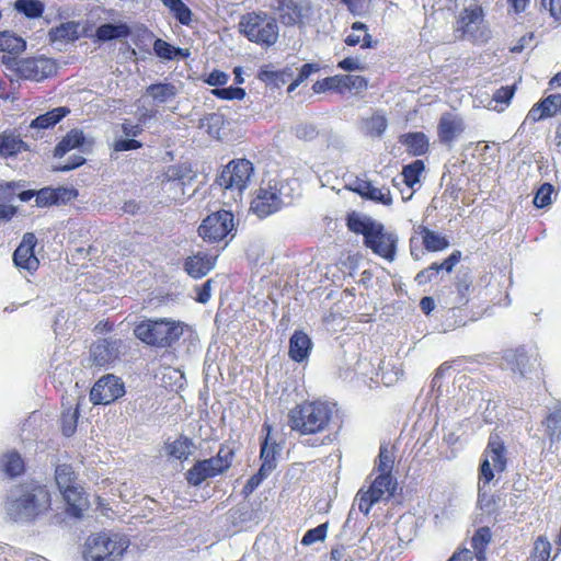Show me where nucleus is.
<instances>
[{"mask_svg":"<svg viewBox=\"0 0 561 561\" xmlns=\"http://www.w3.org/2000/svg\"><path fill=\"white\" fill-rule=\"evenodd\" d=\"M79 409L78 407L64 411L60 417L62 434L70 437L75 434L78 425Z\"/></svg>","mask_w":561,"mask_h":561,"instance_id":"nucleus-46","label":"nucleus"},{"mask_svg":"<svg viewBox=\"0 0 561 561\" xmlns=\"http://www.w3.org/2000/svg\"><path fill=\"white\" fill-rule=\"evenodd\" d=\"M36 243L37 239L34 233L26 232L23 236L21 243L13 253V262L16 267L28 272L37 270L39 261L34 253Z\"/></svg>","mask_w":561,"mask_h":561,"instance_id":"nucleus-15","label":"nucleus"},{"mask_svg":"<svg viewBox=\"0 0 561 561\" xmlns=\"http://www.w3.org/2000/svg\"><path fill=\"white\" fill-rule=\"evenodd\" d=\"M171 12L183 25H188L192 21V11L184 2L180 3L179 7H175Z\"/></svg>","mask_w":561,"mask_h":561,"instance_id":"nucleus-64","label":"nucleus"},{"mask_svg":"<svg viewBox=\"0 0 561 561\" xmlns=\"http://www.w3.org/2000/svg\"><path fill=\"white\" fill-rule=\"evenodd\" d=\"M131 35L134 44L142 51H149V46L156 39L154 34L145 25L137 26Z\"/></svg>","mask_w":561,"mask_h":561,"instance_id":"nucleus-44","label":"nucleus"},{"mask_svg":"<svg viewBox=\"0 0 561 561\" xmlns=\"http://www.w3.org/2000/svg\"><path fill=\"white\" fill-rule=\"evenodd\" d=\"M131 35V28L125 22L101 24L94 34V41L105 43L113 39L127 38Z\"/></svg>","mask_w":561,"mask_h":561,"instance_id":"nucleus-24","label":"nucleus"},{"mask_svg":"<svg viewBox=\"0 0 561 561\" xmlns=\"http://www.w3.org/2000/svg\"><path fill=\"white\" fill-rule=\"evenodd\" d=\"M50 504V494L45 485L27 483L11 492L5 511L12 520L28 523L47 512Z\"/></svg>","mask_w":561,"mask_h":561,"instance_id":"nucleus-2","label":"nucleus"},{"mask_svg":"<svg viewBox=\"0 0 561 561\" xmlns=\"http://www.w3.org/2000/svg\"><path fill=\"white\" fill-rule=\"evenodd\" d=\"M394 463V456L392 448L389 445H381L379 448V455L376 462V468L379 473L391 474Z\"/></svg>","mask_w":561,"mask_h":561,"instance_id":"nucleus-42","label":"nucleus"},{"mask_svg":"<svg viewBox=\"0 0 561 561\" xmlns=\"http://www.w3.org/2000/svg\"><path fill=\"white\" fill-rule=\"evenodd\" d=\"M551 543L546 537L539 536L534 543L530 561H549Z\"/></svg>","mask_w":561,"mask_h":561,"instance_id":"nucleus-49","label":"nucleus"},{"mask_svg":"<svg viewBox=\"0 0 561 561\" xmlns=\"http://www.w3.org/2000/svg\"><path fill=\"white\" fill-rule=\"evenodd\" d=\"M491 540V530L488 527L479 528L471 538V547L473 550V560L484 561V550Z\"/></svg>","mask_w":561,"mask_h":561,"instance_id":"nucleus-38","label":"nucleus"},{"mask_svg":"<svg viewBox=\"0 0 561 561\" xmlns=\"http://www.w3.org/2000/svg\"><path fill=\"white\" fill-rule=\"evenodd\" d=\"M265 186L277 197L283 208L291 205L299 185L296 179H273Z\"/></svg>","mask_w":561,"mask_h":561,"instance_id":"nucleus-20","label":"nucleus"},{"mask_svg":"<svg viewBox=\"0 0 561 561\" xmlns=\"http://www.w3.org/2000/svg\"><path fill=\"white\" fill-rule=\"evenodd\" d=\"M70 113V110L66 106L55 107L45 114L38 115L32 121L31 127L37 129H47L54 127L64 117Z\"/></svg>","mask_w":561,"mask_h":561,"instance_id":"nucleus-33","label":"nucleus"},{"mask_svg":"<svg viewBox=\"0 0 561 561\" xmlns=\"http://www.w3.org/2000/svg\"><path fill=\"white\" fill-rule=\"evenodd\" d=\"M536 360V357L528 356L524 347L507 350L503 356L506 368L520 378L527 377Z\"/></svg>","mask_w":561,"mask_h":561,"instance_id":"nucleus-17","label":"nucleus"},{"mask_svg":"<svg viewBox=\"0 0 561 561\" xmlns=\"http://www.w3.org/2000/svg\"><path fill=\"white\" fill-rule=\"evenodd\" d=\"M234 458V450L221 445L216 456L204 459L216 476L222 474L231 467Z\"/></svg>","mask_w":561,"mask_h":561,"instance_id":"nucleus-29","label":"nucleus"},{"mask_svg":"<svg viewBox=\"0 0 561 561\" xmlns=\"http://www.w3.org/2000/svg\"><path fill=\"white\" fill-rule=\"evenodd\" d=\"M254 173L253 163L247 159L230 161L216 179V183L230 191L242 193L249 185Z\"/></svg>","mask_w":561,"mask_h":561,"instance_id":"nucleus-9","label":"nucleus"},{"mask_svg":"<svg viewBox=\"0 0 561 561\" xmlns=\"http://www.w3.org/2000/svg\"><path fill=\"white\" fill-rule=\"evenodd\" d=\"M55 482L67 505V514L80 518L83 511L88 510L89 501L73 468L67 463L58 465Z\"/></svg>","mask_w":561,"mask_h":561,"instance_id":"nucleus-6","label":"nucleus"},{"mask_svg":"<svg viewBox=\"0 0 561 561\" xmlns=\"http://www.w3.org/2000/svg\"><path fill=\"white\" fill-rule=\"evenodd\" d=\"M466 129L463 119L453 113H444L437 124L438 141L448 149L454 147V142L461 136Z\"/></svg>","mask_w":561,"mask_h":561,"instance_id":"nucleus-14","label":"nucleus"},{"mask_svg":"<svg viewBox=\"0 0 561 561\" xmlns=\"http://www.w3.org/2000/svg\"><path fill=\"white\" fill-rule=\"evenodd\" d=\"M456 31L472 43L483 44L491 38V31L484 23L483 9L480 5L465 8L457 20Z\"/></svg>","mask_w":561,"mask_h":561,"instance_id":"nucleus-8","label":"nucleus"},{"mask_svg":"<svg viewBox=\"0 0 561 561\" xmlns=\"http://www.w3.org/2000/svg\"><path fill=\"white\" fill-rule=\"evenodd\" d=\"M396 489L397 481L393 479L392 474L379 473L370 484L368 491L383 501L392 497L394 495Z\"/></svg>","mask_w":561,"mask_h":561,"instance_id":"nucleus-28","label":"nucleus"},{"mask_svg":"<svg viewBox=\"0 0 561 561\" xmlns=\"http://www.w3.org/2000/svg\"><path fill=\"white\" fill-rule=\"evenodd\" d=\"M192 446L191 439L181 437L171 444H168V454L175 459H186L190 455V448Z\"/></svg>","mask_w":561,"mask_h":561,"instance_id":"nucleus-48","label":"nucleus"},{"mask_svg":"<svg viewBox=\"0 0 561 561\" xmlns=\"http://www.w3.org/2000/svg\"><path fill=\"white\" fill-rule=\"evenodd\" d=\"M21 182H5L0 184V203L12 204L16 197V191L22 188Z\"/></svg>","mask_w":561,"mask_h":561,"instance_id":"nucleus-56","label":"nucleus"},{"mask_svg":"<svg viewBox=\"0 0 561 561\" xmlns=\"http://www.w3.org/2000/svg\"><path fill=\"white\" fill-rule=\"evenodd\" d=\"M270 476L266 471H262L260 468L255 474H253L244 484L242 493L245 496L252 494L256 488Z\"/></svg>","mask_w":561,"mask_h":561,"instance_id":"nucleus-60","label":"nucleus"},{"mask_svg":"<svg viewBox=\"0 0 561 561\" xmlns=\"http://www.w3.org/2000/svg\"><path fill=\"white\" fill-rule=\"evenodd\" d=\"M55 71L54 62L44 57L21 58L15 77L22 80L41 81Z\"/></svg>","mask_w":561,"mask_h":561,"instance_id":"nucleus-13","label":"nucleus"},{"mask_svg":"<svg viewBox=\"0 0 561 561\" xmlns=\"http://www.w3.org/2000/svg\"><path fill=\"white\" fill-rule=\"evenodd\" d=\"M424 168L425 165L422 160H414L410 164L404 165L401 172V182L409 188H413V186L420 182V176L424 171Z\"/></svg>","mask_w":561,"mask_h":561,"instance_id":"nucleus-41","label":"nucleus"},{"mask_svg":"<svg viewBox=\"0 0 561 561\" xmlns=\"http://www.w3.org/2000/svg\"><path fill=\"white\" fill-rule=\"evenodd\" d=\"M24 141L13 135H0V154L1 156H14L21 151L24 146Z\"/></svg>","mask_w":561,"mask_h":561,"instance_id":"nucleus-45","label":"nucleus"},{"mask_svg":"<svg viewBox=\"0 0 561 561\" xmlns=\"http://www.w3.org/2000/svg\"><path fill=\"white\" fill-rule=\"evenodd\" d=\"M280 446L276 443H268V437H265L261 445L260 458L262 460L261 469L267 473H272L277 467V459L280 455Z\"/></svg>","mask_w":561,"mask_h":561,"instance_id":"nucleus-30","label":"nucleus"},{"mask_svg":"<svg viewBox=\"0 0 561 561\" xmlns=\"http://www.w3.org/2000/svg\"><path fill=\"white\" fill-rule=\"evenodd\" d=\"M364 198L386 206H390L392 204L390 190L387 187L378 188L373 184H370L369 190L367 191V195H365Z\"/></svg>","mask_w":561,"mask_h":561,"instance_id":"nucleus-51","label":"nucleus"},{"mask_svg":"<svg viewBox=\"0 0 561 561\" xmlns=\"http://www.w3.org/2000/svg\"><path fill=\"white\" fill-rule=\"evenodd\" d=\"M25 48L26 42L22 37L9 31L0 32V51L21 54Z\"/></svg>","mask_w":561,"mask_h":561,"instance_id":"nucleus-39","label":"nucleus"},{"mask_svg":"<svg viewBox=\"0 0 561 561\" xmlns=\"http://www.w3.org/2000/svg\"><path fill=\"white\" fill-rule=\"evenodd\" d=\"M233 214L228 210H219L203 220L198 233L204 240L219 242L233 230Z\"/></svg>","mask_w":561,"mask_h":561,"instance_id":"nucleus-10","label":"nucleus"},{"mask_svg":"<svg viewBox=\"0 0 561 561\" xmlns=\"http://www.w3.org/2000/svg\"><path fill=\"white\" fill-rule=\"evenodd\" d=\"M186 328V323L172 318H147L139 321L133 332L148 346L168 348L180 341Z\"/></svg>","mask_w":561,"mask_h":561,"instance_id":"nucleus-3","label":"nucleus"},{"mask_svg":"<svg viewBox=\"0 0 561 561\" xmlns=\"http://www.w3.org/2000/svg\"><path fill=\"white\" fill-rule=\"evenodd\" d=\"M295 134L301 140H312L318 136L319 131L314 124L301 123L296 126Z\"/></svg>","mask_w":561,"mask_h":561,"instance_id":"nucleus-62","label":"nucleus"},{"mask_svg":"<svg viewBox=\"0 0 561 561\" xmlns=\"http://www.w3.org/2000/svg\"><path fill=\"white\" fill-rule=\"evenodd\" d=\"M272 8L278 13L280 22L286 26L301 22L302 8L294 0H275Z\"/></svg>","mask_w":561,"mask_h":561,"instance_id":"nucleus-23","label":"nucleus"},{"mask_svg":"<svg viewBox=\"0 0 561 561\" xmlns=\"http://www.w3.org/2000/svg\"><path fill=\"white\" fill-rule=\"evenodd\" d=\"M51 192L54 194L55 205L66 204L78 196V191L69 187H51Z\"/></svg>","mask_w":561,"mask_h":561,"instance_id":"nucleus-59","label":"nucleus"},{"mask_svg":"<svg viewBox=\"0 0 561 561\" xmlns=\"http://www.w3.org/2000/svg\"><path fill=\"white\" fill-rule=\"evenodd\" d=\"M514 93H515V87L514 85L501 87L500 89H497L494 92L493 101L496 102V103H501L503 105H508V103L512 100Z\"/></svg>","mask_w":561,"mask_h":561,"instance_id":"nucleus-63","label":"nucleus"},{"mask_svg":"<svg viewBox=\"0 0 561 561\" xmlns=\"http://www.w3.org/2000/svg\"><path fill=\"white\" fill-rule=\"evenodd\" d=\"M327 531H328V524L327 523L320 524L317 527L311 528L306 531V534L304 535V537L301 539V543L304 546H310L318 541H323L327 537Z\"/></svg>","mask_w":561,"mask_h":561,"instance_id":"nucleus-53","label":"nucleus"},{"mask_svg":"<svg viewBox=\"0 0 561 561\" xmlns=\"http://www.w3.org/2000/svg\"><path fill=\"white\" fill-rule=\"evenodd\" d=\"M540 107L547 117L556 115L561 110V94H550L540 101Z\"/></svg>","mask_w":561,"mask_h":561,"instance_id":"nucleus-57","label":"nucleus"},{"mask_svg":"<svg viewBox=\"0 0 561 561\" xmlns=\"http://www.w3.org/2000/svg\"><path fill=\"white\" fill-rule=\"evenodd\" d=\"M238 28L248 41L265 48L274 46L279 37L276 18L265 11H252L241 15Z\"/></svg>","mask_w":561,"mask_h":561,"instance_id":"nucleus-5","label":"nucleus"},{"mask_svg":"<svg viewBox=\"0 0 561 561\" xmlns=\"http://www.w3.org/2000/svg\"><path fill=\"white\" fill-rule=\"evenodd\" d=\"M84 140L85 137L82 130L71 129L55 147L54 157L62 158L70 150L81 148Z\"/></svg>","mask_w":561,"mask_h":561,"instance_id":"nucleus-31","label":"nucleus"},{"mask_svg":"<svg viewBox=\"0 0 561 561\" xmlns=\"http://www.w3.org/2000/svg\"><path fill=\"white\" fill-rule=\"evenodd\" d=\"M416 232L421 234L423 247L428 252H439L449 247V241L446 237L425 226L420 225Z\"/></svg>","mask_w":561,"mask_h":561,"instance_id":"nucleus-27","label":"nucleus"},{"mask_svg":"<svg viewBox=\"0 0 561 561\" xmlns=\"http://www.w3.org/2000/svg\"><path fill=\"white\" fill-rule=\"evenodd\" d=\"M213 94L222 100H242L245 96V90L239 87H222L213 90Z\"/></svg>","mask_w":561,"mask_h":561,"instance_id":"nucleus-54","label":"nucleus"},{"mask_svg":"<svg viewBox=\"0 0 561 561\" xmlns=\"http://www.w3.org/2000/svg\"><path fill=\"white\" fill-rule=\"evenodd\" d=\"M121 344L122 341L118 339H102L95 342L90 348L93 363L103 367L115 362L121 354Z\"/></svg>","mask_w":561,"mask_h":561,"instance_id":"nucleus-16","label":"nucleus"},{"mask_svg":"<svg viewBox=\"0 0 561 561\" xmlns=\"http://www.w3.org/2000/svg\"><path fill=\"white\" fill-rule=\"evenodd\" d=\"M153 51L157 55V57L163 60L186 58L190 55L187 49L175 47L161 38H156L153 41Z\"/></svg>","mask_w":561,"mask_h":561,"instance_id":"nucleus-35","label":"nucleus"},{"mask_svg":"<svg viewBox=\"0 0 561 561\" xmlns=\"http://www.w3.org/2000/svg\"><path fill=\"white\" fill-rule=\"evenodd\" d=\"M125 393L124 383L114 375L100 378L90 391V400L93 404H110Z\"/></svg>","mask_w":561,"mask_h":561,"instance_id":"nucleus-11","label":"nucleus"},{"mask_svg":"<svg viewBox=\"0 0 561 561\" xmlns=\"http://www.w3.org/2000/svg\"><path fill=\"white\" fill-rule=\"evenodd\" d=\"M500 501L499 496L489 495L485 489H479L478 503L484 513L489 515L497 514L501 508Z\"/></svg>","mask_w":561,"mask_h":561,"instance_id":"nucleus-47","label":"nucleus"},{"mask_svg":"<svg viewBox=\"0 0 561 561\" xmlns=\"http://www.w3.org/2000/svg\"><path fill=\"white\" fill-rule=\"evenodd\" d=\"M286 70L277 71L270 69V66H264L260 69L257 78L265 83L277 85V77L289 76Z\"/></svg>","mask_w":561,"mask_h":561,"instance_id":"nucleus-61","label":"nucleus"},{"mask_svg":"<svg viewBox=\"0 0 561 561\" xmlns=\"http://www.w3.org/2000/svg\"><path fill=\"white\" fill-rule=\"evenodd\" d=\"M334 404L324 401L306 402L290 410L288 425L301 435L324 431L333 415Z\"/></svg>","mask_w":561,"mask_h":561,"instance_id":"nucleus-4","label":"nucleus"},{"mask_svg":"<svg viewBox=\"0 0 561 561\" xmlns=\"http://www.w3.org/2000/svg\"><path fill=\"white\" fill-rule=\"evenodd\" d=\"M554 188L550 183H543L536 192L534 197V205L537 208H543L551 204V195Z\"/></svg>","mask_w":561,"mask_h":561,"instance_id":"nucleus-55","label":"nucleus"},{"mask_svg":"<svg viewBox=\"0 0 561 561\" xmlns=\"http://www.w3.org/2000/svg\"><path fill=\"white\" fill-rule=\"evenodd\" d=\"M439 272H440V270H438V263L434 262L428 267L423 268L422 271H420L416 274L414 280L420 286L426 285L430 282H432L439 274Z\"/></svg>","mask_w":561,"mask_h":561,"instance_id":"nucleus-58","label":"nucleus"},{"mask_svg":"<svg viewBox=\"0 0 561 561\" xmlns=\"http://www.w3.org/2000/svg\"><path fill=\"white\" fill-rule=\"evenodd\" d=\"M216 260L217 255L197 252L185 260L184 270L190 276L194 278H202L215 267Z\"/></svg>","mask_w":561,"mask_h":561,"instance_id":"nucleus-21","label":"nucleus"},{"mask_svg":"<svg viewBox=\"0 0 561 561\" xmlns=\"http://www.w3.org/2000/svg\"><path fill=\"white\" fill-rule=\"evenodd\" d=\"M214 477L217 476L213 472L205 460L196 461L185 473L187 483L193 486H199L204 481Z\"/></svg>","mask_w":561,"mask_h":561,"instance_id":"nucleus-36","label":"nucleus"},{"mask_svg":"<svg viewBox=\"0 0 561 561\" xmlns=\"http://www.w3.org/2000/svg\"><path fill=\"white\" fill-rule=\"evenodd\" d=\"M81 36H89L87 30L80 31V22L68 21L51 27L48 31V39L51 44H68L78 41Z\"/></svg>","mask_w":561,"mask_h":561,"instance_id":"nucleus-19","label":"nucleus"},{"mask_svg":"<svg viewBox=\"0 0 561 561\" xmlns=\"http://www.w3.org/2000/svg\"><path fill=\"white\" fill-rule=\"evenodd\" d=\"M282 209L277 197L272 194L263 183L256 192V196L251 202V210L259 218H266Z\"/></svg>","mask_w":561,"mask_h":561,"instance_id":"nucleus-18","label":"nucleus"},{"mask_svg":"<svg viewBox=\"0 0 561 561\" xmlns=\"http://www.w3.org/2000/svg\"><path fill=\"white\" fill-rule=\"evenodd\" d=\"M346 226L350 231L363 236L365 247L374 254L389 262L394 261L399 241L397 233L387 231L381 222L357 211L347 215Z\"/></svg>","mask_w":561,"mask_h":561,"instance_id":"nucleus-1","label":"nucleus"},{"mask_svg":"<svg viewBox=\"0 0 561 561\" xmlns=\"http://www.w3.org/2000/svg\"><path fill=\"white\" fill-rule=\"evenodd\" d=\"M129 539L117 533H99L88 537L84 543L85 561H119L129 547Z\"/></svg>","mask_w":561,"mask_h":561,"instance_id":"nucleus-7","label":"nucleus"},{"mask_svg":"<svg viewBox=\"0 0 561 561\" xmlns=\"http://www.w3.org/2000/svg\"><path fill=\"white\" fill-rule=\"evenodd\" d=\"M164 185L170 188L180 190L182 195H185V186L192 182L195 175L185 165H171L164 173Z\"/></svg>","mask_w":561,"mask_h":561,"instance_id":"nucleus-25","label":"nucleus"},{"mask_svg":"<svg viewBox=\"0 0 561 561\" xmlns=\"http://www.w3.org/2000/svg\"><path fill=\"white\" fill-rule=\"evenodd\" d=\"M2 466L5 474L9 477H16L24 471V461L20 454L12 451L4 455Z\"/></svg>","mask_w":561,"mask_h":561,"instance_id":"nucleus-43","label":"nucleus"},{"mask_svg":"<svg viewBox=\"0 0 561 561\" xmlns=\"http://www.w3.org/2000/svg\"><path fill=\"white\" fill-rule=\"evenodd\" d=\"M364 126L369 136L379 137L387 128V119L385 116L376 114L367 118Z\"/></svg>","mask_w":561,"mask_h":561,"instance_id":"nucleus-50","label":"nucleus"},{"mask_svg":"<svg viewBox=\"0 0 561 561\" xmlns=\"http://www.w3.org/2000/svg\"><path fill=\"white\" fill-rule=\"evenodd\" d=\"M542 424L546 428L550 443H558L561 438V402H558L549 410V413L542 421Z\"/></svg>","mask_w":561,"mask_h":561,"instance_id":"nucleus-32","label":"nucleus"},{"mask_svg":"<svg viewBox=\"0 0 561 561\" xmlns=\"http://www.w3.org/2000/svg\"><path fill=\"white\" fill-rule=\"evenodd\" d=\"M367 88V80L362 76L355 75H336L333 77L318 80L313 83L312 90L314 93H321L329 90L340 91L356 90L360 91Z\"/></svg>","mask_w":561,"mask_h":561,"instance_id":"nucleus-12","label":"nucleus"},{"mask_svg":"<svg viewBox=\"0 0 561 561\" xmlns=\"http://www.w3.org/2000/svg\"><path fill=\"white\" fill-rule=\"evenodd\" d=\"M313 343L309 335L302 331H295L289 339L288 355L297 363L306 360L312 350Z\"/></svg>","mask_w":561,"mask_h":561,"instance_id":"nucleus-22","label":"nucleus"},{"mask_svg":"<svg viewBox=\"0 0 561 561\" xmlns=\"http://www.w3.org/2000/svg\"><path fill=\"white\" fill-rule=\"evenodd\" d=\"M400 144H402L407 152L413 157L423 156L428 151L430 142L424 133L413 131L400 136Z\"/></svg>","mask_w":561,"mask_h":561,"instance_id":"nucleus-26","label":"nucleus"},{"mask_svg":"<svg viewBox=\"0 0 561 561\" xmlns=\"http://www.w3.org/2000/svg\"><path fill=\"white\" fill-rule=\"evenodd\" d=\"M14 9L27 19H37L44 13L45 5L41 0H16Z\"/></svg>","mask_w":561,"mask_h":561,"instance_id":"nucleus-40","label":"nucleus"},{"mask_svg":"<svg viewBox=\"0 0 561 561\" xmlns=\"http://www.w3.org/2000/svg\"><path fill=\"white\" fill-rule=\"evenodd\" d=\"M355 501H357L358 510L364 515H368L373 505L380 502L381 500L378 499V496H375L368 490L367 491L359 490L358 493L356 494Z\"/></svg>","mask_w":561,"mask_h":561,"instance_id":"nucleus-52","label":"nucleus"},{"mask_svg":"<svg viewBox=\"0 0 561 561\" xmlns=\"http://www.w3.org/2000/svg\"><path fill=\"white\" fill-rule=\"evenodd\" d=\"M494 469L502 472L506 468L505 446L499 437H491L486 447V458Z\"/></svg>","mask_w":561,"mask_h":561,"instance_id":"nucleus-34","label":"nucleus"},{"mask_svg":"<svg viewBox=\"0 0 561 561\" xmlns=\"http://www.w3.org/2000/svg\"><path fill=\"white\" fill-rule=\"evenodd\" d=\"M146 93L151 96L157 104H163L176 95L178 89L172 83L159 82L147 87Z\"/></svg>","mask_w":561,"mask_h":561,"instance_id":"nucleus-37","label":"nucleus"}]
</instances>
